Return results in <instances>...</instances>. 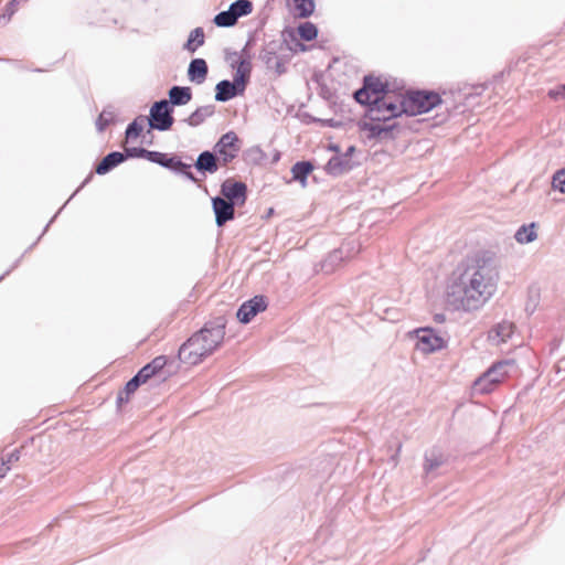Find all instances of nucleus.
Here are the masks:
<instances>
[{
  "label": "nucleus",
  "mask_w": 565,
  "mask_h": 565,
  "mask_svg": "<svg viewBox=\"0 0 565 565\" xmlns=\"http://www.w3.org/2000/svg\"><path fill=\"white\" fill-rule=\"evenodd\" d=\"M499 266L493 254L482 252L462 262L454 273L448 297L463 311L482 308L497 290Z\"/></svg>",
  "instance_id": "1"
},
{
  "label": "nucleus",
  "mask_w": 565,
  "mask_h": 565,
  "mask_svg": "<svg viewBox=\"0 0 565 565\" xmlns=\"http://www.w3.org/2000/svg\"><path fill=\"white\" fill-rule=\"evenodd\" d=\"M226 320L217 317L209 321L195 332L179 349V359L189 365H196L205 358L213 354L223 343L225 338Z\"/></svg>",
  "instance_id": "2"
},
{
  "label": "nucleus",
  "mask_w": 565,
  "mask_h": 565,
  "mask_svg": "<svg viewBox=\"0 0 565 565\" xmlns=\"http://www.w3.org/2000/svg\"><path fill=\"white\" fill-rule=\"evenodd\" d=\"M402 114H406L404 96H396L388 92L380 98L373 99V106L367 109V117L371 120L369 131L373 137L390 138L396 125L395 122L388 124V121Z\"/></svg>",
  "instance_id": "3"
},
{
  "label": "nucleus",
  "mask_w": 565,
  "mask_h": 565,
  "mask_svg": "<svg viewBox=\"0 0 565 565\" xmlns=\"http://www.w3.org/2000/svg\"><path fill=\"white\" fill-rule=\"evenodd\" d=\"M405 97L406 115L416 116L428 113L441 104L440 96L435 92L416 90Z\"/></svg>",
  "instance_id": "4"
},
{
  "label": "nucleus",
  "mask_w": 565,
  "mask_h": 565,
  "mask_svg": "<svg viewBox=\"0 0 565 565\" xmlns=\"http://www.w3.org/2000/svg\"><path fill=\"white\" fill-rule=\"evenodd\" d=\"M511 361H502L492 365L487 372L478 377L473 383V390L481 394L493 391L494 386L500 383L508 374V367L512 366Z\"/></svg>",
  "instance_id": "5"
},
{
  "label": "nucleus",
  "mask_w": 565,
  "mask_h": 565,
  "mask_svg": "<svg viewBox=\"0 0 565 565\" xmlns=\"http://www.w3.org/2000/svg\"><path fill=\"white\" fill-rule=\"evenodd\" d=\"M172 113L173 108L167 99L153 103L150 107L149 117H147L149 127L159 131L169 130L174 122Z\"/></svg>",
  "instance_id": "6"
},
{
  "label": "nucleus",
  "mask_w": 565,
  "mask_h": 565,
  "mask_svg": "<svg viewBox=\"0 0 565 565\" xmlns=\"http://www.w3.org/2000/svg\"><path fill=\"white\" fill-rule=\"evenodd\" d=\"M213 150L220 164L225 167L238 156L241 141L234 131H228L218 139Z\"/></svg>",
  "instance_id": "7"
},
{
  "label": "nucleus",
  "mask_w": 565,
  "mask_h": 565,
  "mask_svg": "<svg viewBox=\"0 0 565 565\" xmlns=\"http://www.w3.org/2000/svg\"><path fill=\"white\" fill-rule=\"evenodd\" d=\"M413 337L416 339V349L425 354L441 350L446 344L445 340L428 327L414 330Z\"/></svg>",
  "instance_id": "8"
},
{
  "label": "nucleus",
  "mask_w": 565,
  "mask_h": 565,
  "mask_svg": "<svg viewBox=\"0 0 565 565\" xmlns=\"http://www.w3.org/2000/svg\"><path fill=\"white\" fill-rule=\"evenodd\" d=\"M223 198L235 205H243L247 199V186L244 182L226 179L221 185Z\"/></svg>",
  "instance_id": "9"
},
{
  "label": "nucleus",
  "mask_w": 565,
  "mask_h": 565,
  "mask_svg": "<svg viewBox=\"0 0 565 565\" xmlns=\"http://www.w3.org/2000/svg\"><path fill=\"white\" fill-rule=\"evenodd\" d=\"M267 308V302L264 296H255L254 298L245 301L238 308L236 317L242 323H248L257 313Z\"/></svg>",
  "instance_id": "10"
},
{
  "label": "nucleus",
  "mask_w": 565,
  "mask_h": 565,
  "mask_svg": "<svg viewBox=\"0 0 565 565\" xmlns=\"http://www.w3.org/2000/svg\"><path fill=\"white\" fill-rule=\"evenodd\" d=\"M235 206L233 202H228L224 198L215 196L212 199V207L217 226H223L226 222L234 218Z\"/></svg>",
  "instance_id": "11"
},
{
  "label": "nucleus",
  "mask_w": 565,
  "mask_h": 565,
  "mask_svg": "<svg viewBox=\"0 0 565 565\" xmlns=\"http://www.w3.org/2000/svg\"><path fill=\"white\" fill-rule=\"evenodd\" d=\"M361 249V245L355 239L344 242L338 249L333 250L327 258L323 266L335 265L341 263L344 258H351L356 255Z\"/></svg>",
  "instance_id": "12"
},
{
  "label": "nucleus",
  "mask_w": 565,
  "mask_h": 565,
  "mask_svg": "<svg viewBox=\"0 0 565 565\" xmlns=\"http://www.w3.org/2000/svg\"><path fill=\"white\" fill-rule=\"evenodd\" d=\"M215 100L217 102H227L235 96L242 95L245 89L239 85V83H236L234 79L227 81L223 79L216 84L215 87Z\"/></svg>",
  "instance_id": "13"
},
{
  "label": "nucleus",
  "mask_w": 565,
  "mask_h": 565,
  "mask_svg": "<svg viewBox=\"0 0 565 565\" xmlns=\"http://www.w3.org/2000/svg\"><path fill=\"white\" fill-rule=\"evenodd\" d=\"M148 160L175 171H183L184 169L191 168L190 164H186L175 158H168L167 154L158 151H150Z\"/></svg>",
  "instance_id": "14"
},
{
  "label": "nucleus",
  "mask_w": 565,
  "mask_h": 565,
  "mask_svg": "<svg viewBox=\"0 0 565 565\" xmlns=\"http://www.w3.org/2000/svg\"><path fill=\"white\" fill-rule=\"evenodd\" d=\"M218 163H220V161H218L215 152L206 150L199 154L196 162H195V168L200 172H207V173L213 174L218 170Z\"/></svg>",
  "instance_id": "15"
},
{
  "label": "nucleus",
  "mask_w": 565,
  "mask_h": 565,
  "mask_svg": "<svg viewBox=\"0 0 565 565\" xmlns=\"http://www.w3.org/2000/svg\"><path fill=\"white\" fill-rule=\"evenodd\" d=\"M207 64L203 58H194L190 62L188 68V77L195 84H202L207 76Z\"/></svg>",
  "instance_id": "16"
},
{
  "label": "nucleus",
  "mask_w": 565,
  "mask_h": 565,
  "mask_svg": "<svg viewBox=\"0 0 565 565\" xmlns=\"http://www.w3.org/2000/svg\"><path fill=\"white\" fill-rule=\"evenodd\" d=\"M168 95L171 107L186 105L192 99V90L186 86H172Z\"/></svg>",
  "instance_id": "17"
},
{
  "label": "nucleus",
  "mask_w": 565,
  "mask_h": 565,
  "mask_svg": "<svg viewBox=\"0 0 565 565\" xmlns=\"http://www.w3.org/2000/svg\"><path fill=\"white\" fill-rule=\"evenodd\" d=\"M514 332V324L510 321L498 323L489 333V339L497 344L505 342Z\"/></svg>",
  "instance_id": "18"
},
{
  "label": "nucleus",
  "mask_w": 565,
  "mask_h": 565,
  "mask_svg": "<svg viewBox=\"0 0 565 565\" xmlns=\"http://www.w3.org/2000/svg\"><path fill=\"white\" fill-rule=\"evenodd\" d=\"M126 159V156L121 152L114 151L108 153L96 167V173L97 174H106L110 170H113L115 167L124 162Z\"/></svg>",
  "instance_id": "19"
},
{
  "label": "nucleus",
  "mask_w": 565,
  "mask_h": 565,
  "mask_svg": "<svg viewBox=\"0 0 565 565\" xmlns=\"http://www.w3.org/2000/svg\"><path fill=\"white\" fill-rule=\"evenodd\" d=\"M214 111V105H204L196 108L184 121L191 127H198L213 116Z\"/></svg>",
  "instance_id": "20"
},
{
  "label": "nucleus",
  "mask_w": 565,
  "mask_h": 565,
  "mask_svg": "<svg viewBox=\"0 0 565 565\" xmlns=\"http://www.w3.org/2000/svg\"><path fill=\"white\" fill-rule=\"evenodd\" d=\"M204 30L198 26L190 32L188 41L183 44V50L193 54L204 44Z\"/></svg>",
  "instance_id": "21"
},
{
  "label": "nucleus",
  "mask_w": 565,
  "mask_h": 565,
  "mask_svg": "<svg viewBox=\"0 0 565 565\" xmlns=\"http://www.w3.org/2000/svg\"><path fill=\"white\" fill-rule=\"evenodd\" d=\"M535 227V223L522 225L514 234L515 241L520 244L532 243L537 237Z\"/></svg>",
  "instance_id": "22"
},
{
  "label": "nucleus",
  "mask_w": 565,
  "mask_h": 565,
  "mask_svg": "<svg viewBox=\"0 0 565 565\" xmlns=\"http://www.w3.org/2000/svg\"><path fill=\"white\" fill-rule=\"evenodd\" d=\"M444 462L443 454L438 449H431L425 455L424 470L429 473Z\"/></svg>",
  "instance_id": "23"
},
{
  "label": "nucleus",
  "mask_w": 565,
  "mask_h": 565,
  "mask_svg": "<svg viewBox=\"0 0 565 565\" xmlns=\"http://www.w3.org/2000/svg\"><path fill=\"white\" fill-rule=\"evenodd\" d=\"M295 6V15L298 18H308L315 12L316 3L313 0H292Z\"/></svg>",
  "instance_id": "24"
},
{
  "label": "nucleus",
  "mask_w": 565,
  "mask_h": 565,
  "mask_svg": "<svg viewBox=\"0 0 565 565\" xmlns=\"http://www.w3.org/2000/svg\"><path fill=\"white\" fill-rule=\"evenodd\" d=\"M250 76V62L247 60H242L236 68L234 81L239 83L244 89L246 88V84L249 81Z\"/></svg>",
  "instance_id": "25"
},
{
  "label": "nucleus",
  "mask_w": 565,
  "mask_h": 565,
  "mask_svg": "<svg viewBox=\"0 0 565 565\" xmlns=\"http://www.w3.org/2000/svg\"><path fill=\"white\" fill-rule=\"evenodd\" d=\"M349 160L334 156L327 163V171L330 174L338 175L349 169Z\"/></svg>",
  "instance_id": "26"
},
{
  "label": "nucleus",
  "mask_w": 565,
  "mask_h": 565,
  "mask_svg": "<svg viewBox=\"0 0 565 565\" xmlns=\"http://www.w3.org/2000/svg\"><path fill=\"white\" fill-rule=\"evenodd\" d=\"M313 166L309 161H299L291 168V173L295 180L305 183L308 174L312 171Z\"/></svg>",
  "instance_id": "27"
},
{
  "label": "nucleus",
  "mask_w": 565,
  "mask_h": 565,
  "mask_svg": "<svg viewBox=\"0 0 565 565\" xmlns=\"http://www.w3.org/2000/svg\"><path fill=\"white\" fill-rule=\"evenodd\" d=\"M230 9L235 19L238 20L241 17L247 15L252 12L253 4L249 0H236L230 6Z\"/></svg>",
  "instance_id": "28"
},
{
  "label": "nucleus",
  "mask_w": 565,
  "mask_h": 565,
  "mask_svg": "<svg viewBox=\"0 0 565 565\" xmlns=\"http://www.w3.org/2000/svg\"><path fill=\"white\" fill-rule=\"evenodd\" d=\"M147 121L146 116H138L132 122H130L126 129V138H137L143 129V125Z\"/></svg>",
  "instance_id": "29"
},
{
  "label": "nucleus",
  "mask_w": 565,
  "mask_h": 565,
  "mask_svg": "<svg viewBox=\"0 0 565 565\" xmlns=\"http://www.w3.org/2000/svg\"><path fill=\"white\" fill-rule=\"evenodd\" d=\"M370 88L371 84L367 83L354 93L355 100L361 105H369V108L373 106V93Z\"/></svg>",
  "instance_id": "30"
},
{
  "label": "nucleus",
  "mask_w": 565,
  "mask_h": 565,
  "mask_svg": "<svg viewBox=\"0 0 565 565\" xmlns=\"http://www.w3.org/2000/svg\"><path fill=\"white\" fill-rule=\"evenodd\" d=\"M213 21L217 26H222V28L233 26L237 22V20L235 19L234 14L231 11V9L217 13L214 17Z\"/></svg>",
  "instance_id": "31"
},
{
  "label": "nucleus",
  "mask_w": 565,
  "mask_h": 565,
  "mask_svg": "<svg viewBox=\"0 0 565 565\" xmlns=\"http://www.w3.org/2000/svg\"><path fill=\"white\" fill-rule=\"evenodd\" d=\"M298 34L305 41H312L318 34V29L313 23L305 22L298 26Z\"/></svg>",
  "instance_id": "32"
},
{
  "label": "nucleus",
  "mask_w": 565,
  "mask_h": 565,
  "mask_svg": "<svg viewBox=\"0 0 565 565\" xmlns=\"http://www.w3.org/2000/svg\"><path fill=\"white\" fill-rule=\"evenodd\" d=\"M367 83L371 84L370 90L373 93V99L380 98L384 94L388 93L387 90H385V86L381 83L379 78L366 76L364 78V85H366Z\"/></svg>",
  "instance_id": "33"
},
{
  "label": "nucleus",
  "mask_w": 565,
  "mask_h": 565,
  "mask_svg": "<svg viewBox=\"0 0 565 565\" xmlns=\"http://www.w3.org/2000/svg\"><path fill=\"white\" fill-rule=\"evenodd\" d=\"M142 383L143 382L137 375H135L130 381H128L124 390L126 397H124L122 393H120L117 397L118 404L128 401L129 395L132 394Z\"/></svg>",
  "instance_id": "34"
},
{
  "label": "nucleus",
  "mask_w": 565,
  "mask_h": 565,
  "mask_svg": "<svg viewBox=\"0 0 565 565\" xmlns=\"http://www.w3.org/2000/svg\"><path fill=\"white\" fill-rule=\"evenodd\" d=\"M114 119L115 111L111 109H104L96 121L97 129L103 131Z\"/></svg>",
  "instance_id": "35"
},
{
  "label": "nucleus",
  "mask_w": 565,
  "mask_h": 565,
  "mask_svg": "<svg viewBox=\"0 0 565 565\" xmlns=\"http://www.w3.org/2000/svg\"><path fill=\"white\" fill-rule=\"evenodd\" d=\"M126 158H147L149 159L150 150L145 148H126L125 153Z\"/></svg>",
  "instance_id": "36"
},
{
  "label": "nucleus",
  "mask_w": 565,
  "mask_h": 565,
  "mask_svg": "<svg viewBox=\"0 0 565 565\" xmlns=\"http://www.w3.org/2000/svg\"><path fill=\"white\" fill-rule=\"evenodd\" d=\"M553 188L565 193V170L557 171L553 177Z\"/></svg>",
  "instance_id": "37"
},
{
  "label": "nucleus",
  "mask_w": 565,
  "mask_h": 565,
  "mask_svg": "<svg viewBox=\"0 0 565 565\" xmlns=\"http://www.w3.org/2000/svg\"><path fill=\"white\" fill-rule=\"evenodd\" d=\"M149 366L154 371V373L161 371L164 365L167 364V358L164 355H159L154 358L150 363H148Z\"/></svg>",
  "instance_id": "38"
},
{
  "label": "nucleus",
  "mask_w": 565,
  "mask_h": 565,
  "mask_svg": "<svg viewBox=\"0 0 565 565\" xmlns=\"http://www.w3.org/2000/svg\"><path fill=\"white\" fill-rule=\"evenodd\" d=\"M20 2H13V0L8 4L7 7V10H6V13L0 17V24L1 23H7L11 17L13 15V13L15 12V6L19 4Z\"/></svg>",
  "instance_id": "39"
},
{
  "label": "nucleus",
  "mask_w": 565,
  "mask_h": 565,
  "mask_svg": "<svg viewBox=\"0 0 565 565\" xmlns=\"http://www.w3.org/2000/svg\"><path fill=\"white\" fill-rule=\"evenodd\" d=\"M20 2H13V0L8 4L7 7V10H6V13L0 17V24L1 23H7L11 17L13 15V13L15 12V6L19 4Z\"/></svg>",
  "instance_id": "40"
},
{
  "label": "nucleus",
  "mask_w": 565,
  "mask_h": 565,
  "mask_svg": "<svg viewBox=\"0 0 565 565\" xmlns=\"http://www.w3.org/2000/svg\"><path fill=\"white\" fill-rule=\"evenodd\" d=\"M154 371L149 366V364L145 365L136 375L146 383L150 377L154 375Z\"/></svg>",
  "instance_id": "41"
},
{
  "label": "nucleus",
  "mask_w": 565,
  "mask_h": 565,
  "mask_svg": "<svg viewBox=\"0 0 565 565\" xmlns=\"http://www.w3.org/2000/svg\"><path fill=\"white\" fill-rule=\"evenodd\" d=\"M548 96L555 100L565 99V90H563V85H561L554 89H550Z\"/></svg>",
  "instance_id": "42"
},
{
  "label": "nucleus",
  "mask_w": 565,
  "mask_h": 565,
  "mask_svg": "<svg viewBox=\"0 0 565 565\" xmlns=\"http://www.w3.org/2000/svg\"><path fill=\"white\" fill-rule=\"evenodd\" d=\"M20 459V451L19 449H14L11 451L7 458H4V462H7L8 466H10L13 462H17Z\"/></svg>",
  "instance_id": "43"
},
{
  "label": "nucleus",
  "mask_w": 565,
  "mask_h": 565,
  "mask_svg": "<svg viewBox=\"0 0 565 565\" xmlns=\"http://www.w3.org/2000/svg\"><path fill=\"white\" fill-rule=\"evenodd\" d=\"M10 470V466L4 462V458H1L0 460V478H3L7 472Z\"/></svg>",
  "instance_id": "44"
},
{
  "label": "nucleus",
  "mask_w": 565,
  "mask_h": 565,
  "mask_svg": "<svg viewBox=\"0 0 565 565\" xmlns=\"http://www.w3.org/2000/svg\"><path fill=\"white\" fill-rule=\"evenodd\" d=\"M182 172L185 174V177L188 179H190V180H192L194 182L196 181L195 177L193 175V173L191 171H189V169H184Z\"/></svg>",
  "instance_id": "45"
},
{
  "label": "nucleus",
  "mask_w": 565,
  "mask_h": 565,
  "mask_svg": "<svg viewBox=\"0 0 565 565\" xmlns=\"http://www.w3.org/2000/svg\"><path fill=\"white\" fill-rule=\"evenodd\" d=\"M28 0H13V2H26Z\"/></svg>",
  "instance_id": "46"
},
{
  "label": "nucleus",
  "mask_w": 565,
  "mask_h": 565,
  "mask_svg": "<svg viewBox=\"0 0 565 565\" xmlns=\"http://www.w3.org/2000/svg\"><path fill=\"white\" fill-rule=\"evenodd\" d=\"M352 151H354V148H353V147H350V148H349V153H352Z\"/></svg>",
  "instance_id": "47"
},
{
  "label": "nucleus",
  "mask_w": 565,
  "mask_h": 565,
  "mask_svg": "<svg viewBox=\"0 0 565 565\" xmlns=\"http://www.w3.org/2000/svg\"><path fill=\"white\" fill-rule=\"evenodd\" d=\"M563 90H565V84L563 85Z\"/></svg>",
  "instance_id": "48"
},
{
  "label": "nucleus",
  "mask_w": 565,
  "mask_h": 565,
  "mask_svg": "<svg viewBox=\"0 0 565 565\" xmlns=\"http://www.w3.org/2000/svg\"><path fill=\"white\" fill-rule=\"evenodd\" d=\"M4 276H0V280L3 279Z\"/></svg>",
  "instance_id": "49"
},
{
  "label": "nucleus",
  "mask_w": 565,
  "mask_h": 565,
  "mask_svg": "<svg viewBox=\"0 0 565 565\" xmlns=\"http://www.w3.org/2000/svg\"><path fill=\"white\" fill-rule=\"evenodd\" d=\"M563 362L565 363V359L563 360Z\"/></svg>",
  "instance_id": "50"
}]
</instances>
